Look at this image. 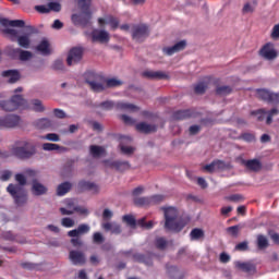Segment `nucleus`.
I'll return each mask as SVG.
<instances>
[{"instance_id": "1", "label": "nucleus", "mask_w": 279, "mask_h": 279, "mask_svg": "<svg viewBox=\"0 0 279 279\" xmlns=\"http://www.w3.org/2000/svg\"><path fill=\"white\" fill-rule=\"evenodd\" d=\"M15 180L20 185L11 183L7 187V191L13 197L17 206H23V204L27 202V192H25V189L23 187L27 184V179L22 173H19L15 175Z\"/></svg>"}, {"instance_id": "2", "label": "nucleus", "mask_w": 279, "mask_h": 279, "mask_svg": "<svg viewBox=\"0 0 279 279\" xmlns=\"http://www.w3.org/2000/svg\"><path fill=\"white\" fill-rule=\"evenodd\" d=\"M161 210L165 215V228L166 230H171L172 232H180L182 228H184V221L180 217H178V208L168 206L162 207Z\"/></svg>"}, {"instance_id": "3", "label": "nucleus", "mask_w": 279, "mask_h": 279, "mask_svg": "<svg viewBox=\"0 0 279 279\" xmlns=\"http://www.w3.org/2000/svg\"><path fill=\"white\" fill-rule=\"evenodd\" d=\"M15 95L11 97L10 100H1L0 108L4 110V112H14V110H19V108H27V100L24 99L23 96L16 93H23V87H17L14 89Z\"/></svg>"}, {"instance_id": "4", "label": "nucleus", "mask_w": 279, "mask_h": 279, "mask_svg": "<svg viewBox=\"0 0 279 279\" xmlns=\"http://www.w3.org/2000/svg\"><path fill=\"white\" fill-rule=\"evenodd\" d=\"M4 34H7L11 40H17V45L23 49H29L32 45V32L19 35V31L14 28H5Z\"/></svg>"}, {"instance_id": "5", "label": "nucleus", "mask_w": 279, "mask_h": 279, "mask_svg": "<svg viewBox=\"0 0 279 279\" xmlns=\"http://www.w3.org/2000/svg\"><path fill=\"white\" fill-rule=\"evenodd\" d=\"M100 110H112L117 108L118 110H123L124 112H138L140 108L136 105L128 102H117L114 104L111 100H106L99 105Z\"/></svg>"}, {"instance_id": "6", "label": "nucleus", "mask_w": 279, "mask_h": 279, "mask_svg": "<svg viewBox=\"0 0 279 279\" xmlns=\"http://www.w3.org/2000/svg\"><path fill=\"white\" fill-rule=\"evenodd\" d=\"M13 154L17 156V158H32V156L36 154V145L32 142L24 141L21 146L13 148Z\"/></svg>"}, {"instance_id": "7", "label": "nucleus", "mask_w": 279, "mask_h": 279, "mask_svg": "<svg viewBox=\"0 0 279 279\" xmlns=\"http://www.w3.org/2000/svg\"><path fill=\"white\" fill-rule=\"evenodd\" d=\"M65 207L60 208L61 215H75L77 213L78 215H84L87 217L88 210L86 207L78 206L77 203H75L74 199H65L64 201Z\"/></svg>"}, {"instance_id": "8", "label": "nucleus", "mask_w": 279, "mask_h": 279, "mask_svg": "<svg viewBox=\"0 0 279 279\" xmlns=\"http://www.w3.org/2000/svg\"><path fill=\"white\" fill-rule=\"evenodd\" d=\"M21 125V117L17 114H7L0 117V130H12Z\"/></svg>"}, {"instance_id": "9", "label": "nucleus", "mask_w": 279, "mask_h": 279, "mask_svg": "<svg viewBox=\"0 0 279 279\" xmlns=\"http://www.w3.org/2000/svg\"><path fill=\"white\" fill-rule=\"evenodd\" d=\"M251 114L256 117L257 121H263L266 118V123L269 125L274 121V117L279 116V109L274 108L270 111H266L265 109H259L257 111H252Z\"/></svg>"}, {"instance_id": "10", "label": "nucleus", "mask_w": 279, "mask_h": 279, "mask_svg": "<svg viewBox=\"0 0 279 279\" xmlns=\"http://www.w3.org/2000/svg\"><path fill=\"white\" fill-rule=\"evenodd\" d=\"M149 36V27L145 24L132 25V38L136 43H143Z\"/></svg>"}, {"instance_id": "11", "label": "nucleus", "mask_w": 279, "mask_h": 279, "mask_svg": "<svg viewBox=\"0 0 279 279\" xmlns=\"http://www.w3.org/2000/svg\"><path fill=\"white\" fill-rule=\"evenodd\" d=\"M78 5L83 10L78 15V20L81 21L82 25H86L93 17V13L88 9L90 8V0H78Z\"/></svg>"}, {"instance_id": "12", "label": "nucleus", "mask_w": 279, "mask_h": 279, "mask_svg": "<svg viewBox=\"0 0 279 279\" xmlns=\"http://www.w3.org/2000/svg\"><path fill=\"white\" fill-rule=\"evenodd\" d=\"M122 219L128 223V226H130V228H136V226H141V228H145L146 230H151V228H154V221L146 223L145 218H142L136 222V218H134V216L125 215Z\"/></svg>"}, {"instance_id": "13", "label": "nucleus", "mask_w": 279, "mask_h": 279, "mask_svg": "<svg viewBox=\"0 0 279 279\" xmlns=\"http://www.w3.org/2000/svg\"><path fill=\"white\" fill-rule=\"evenodd\" d=\"M130 143H132V137L120 136V149H121V153L124 154V156H132V154L136 151V148L133 146H130Z\"/></svg>"}, {"instance_id": "14", "label": "nucleus", "mask_w": 279, "mask_h": 279, "mask_svg": "<svg viewBox=\"0 0 279 279\" xmlns=\"http://www.w3.org/2000/svg\"><path fill=\"white\" fill-rule=\"evenodd\" d=\"M260 56L266 60H276L278 58V51L274 44L268 43L260 49Z\"/></svg>"}, {"instance_id": "15", "label": "nucleus", "mask_w": 279, "mask_h": 279, "mask_svg": "<svg viewBox=\"0 0 279 279\" xmlns=\"http://www.w3.org/2000/svg\"><path fill=\"white\" fill-rule=\"evenodd\" d=\"M257 97L263 101H268V104H279V95L267 89H257Z\"/></svg>"}, {"instance_id": "16", "label": "nucleus", "mask_w": 279, "mask_h": 279, "mask_svg": "<svg viewBox=\"0 0 279 279\" xmlns=\"http://www.w3.org/2000/svg\"><path fill=\"white\" fill-rule=\"evenodd\" d=\"M82 56H84L82 48H72L68 54V65L73 66V64H77L82 60Z\"/></svg>"}, {"instance_id": "17", "label": "nucleus", "mask_w": 279, "mask_h": 279, "mask_svg": "<svg viewBox=\"0 0 279 279\" xmlns=\"http://www.w3.org/2000/svg\"><path fill=\"white\" fill-rule=\"evenodd\" d=\"M35 10L40 14H47L49 12H60L62 7L58 2H50L48 5H36Z\"/></svg>"}, {"instance_id": "18", "label": "nucleus", "mask_w": 279, "mask_h": 279, "mask_svg": "<svg viewBox=\"0 0 279 279\" xmlns=\"http://www.w3.org/2000/svg\"><path fill=\"white\" fill-rule=\"evenodd\" d=\"M69 258L72 265H86V255L81 251H70Z\"/></svg>"}, {"instance_id": "19", "label": "nucleus", "mask_w": 279, "mask_h": 279, "mask_svg": "<svg viewBox=\"0 0 279 279\" xmlns=\"http://www.w3.org/2000/svg\"><path fill=\"white\" fill-rule=\"evenodd\" d=\"M92 38L94 43H108L110 40V33L104 29H94Z\"/></svg>"}, {"instance_id": "20", "label": "nucleus", "mask_w": 279, "mask_h": 279, "mask_svg": "<svg viewBox=\"0 0 279 279\" xmlns=\"http://www.w3.org/2000/svg\"><path fill=\"white\" fill-rule=\"evenodd\" d=\"M185 48H186V40H181L171 47L163 48L162 51L166 56H173V53L183 51V49H185Z\"/></svg>"}, {"instance_id": "21", "label": "nucleus", "mask_w": 279, "mask_h": 279, "mask_svg": "<svg viewBox=\"0 0 279 279\" xmlns=\"http://www.w3.org/2000/svg\"><path fill=\"white\" fill-rule=\"evenodd\" d=\"M98 24L100 27L109 25L111 29H117V27H119V20L112 15H106L105 17L98 19Z\"/></svg>"}, {"instance_id": "22", "label": "nucleus", "mask_w": 279, "mask_h": 279, "mask_svg": "<svg viewBox=\"0 0 279 279\" xmlns=\"http://www.w3.org/2000/svg\"><path fill=\"white\" fill-rule=\"evenodd\" d=\"M88 232H90V226L82 223L76 229L69 231L68 236L80 238L83 234H88Z\"/></svg>"}, {"instance_id": "23", "label": "nucleus", "mask_w": 279, "mask_h": 279, "mask_svg": "<svg viewBox=\"0 0 279 279\" xmlns=\"http://www.w3.org/2000/svg\"><path fill=\"white\" fill-rule=\"evenodd\" d=\"M243 165L248 171H253L255 173L263 169V163L258 159L244 160Z\"/></svg>"}, {"instance_id": "24", "label": "nucleus", "mask_w": 279, "mask_h": 279, "mask_svg": "<svg viewBox=\"0 0 279 279\" xmlns=\"http://www.w3.org/2000/svg\"><path fill=\"white\" fill-rule=\"evenodd\" d=\"M105 165L117 171H128L130 169V162L128 161H105Z\"/></svg>"}, {"instance_id": "25", "label": "nucleus", "mask_w": 279, "mask_h": 279, "mask_svg": "<svg viewBox=\"0 0 279 279\" xmlns=\"http://www.w3.org/2000/svg\"><path fill=\"white\" fill-rule=\"evenodd\" d=\"M2 77H5L9 84H16L21 80V74L16 70H8L2 72Z\"/></svg>"}, {"instance_id": "26", "label": "nucleus", "mask_w": 279, "mask_h": 279, "mask_svg": "<svg viewBox=\"0 0 279 279\" xmlns=\"http://www.w3.org/2000/svg\"><path fill=\"white\" fill-rule=\"evenodd\" d=\"M165 199V196L162 195H154L150 198H138L137 199V204L140 206H147L148 204H160V202H162Z\"/></svg>"}, {"instance_id": "27", "label": "nucleus", "mask_w": 279, "mask_h": 279, "mask_svg": "<svg viewBox=\"0 0 279 279\" xmlns=\"http://www.w3.org/2000/svg\"><path fill=\"white\" fill-rule=\"evenodd\" d=\"M0 24L3 25V27H25V21L23 20L1 19Z\"/></svg>"}, {"instance_id": "28", "label": "nucleus", "mask_w": 279, "mask_h": 279, "mask_svg": "<svg viewBox=\"0 0 279 279\" xmlns=\"http://www.w3.org/2000/svg\"><path fill=\"white\" fill-rule=\"evenodd\" d=\"M101 227L106 232H111V234H121V226L117 222H104Z\"/></svg>"}, {"instance_id": "29", "label": "nucleus", "mask_w": 279, "mask_h": 279, "mask_svg": "<svg viewBox=\"0 0 279 279\" xmlns=\"http://www.w3.org/2000/svg\"><path fill=\"white\" fill-rule=\"evenodd\" d=\"M87 84L95 93H101V90L106 88V83L101 80V77H98L96 81H87Z\"/></svg>"}, {"instance_id": "30", "label": "nucleus", "mask_w": 279, "mask_h": 279, "mask_svg": "<svg viewBox=\"0 0 279 279\" xmlns=\"http://www.w3.org/2000/svg\"><path fill=\"white\" fill-rule=\"evenodd\" d=\"M37 51H39L41 56H49V53H51V45L49 44V40L43 39L37 46Z\"/></svg>"}, {"instance_id": "31", "label": "nucleus", "mask_w": 279, "mask_h": 279, "mask_svg": "<svg viewBox=\"0 0 279 279\" xmlns=\"http://www.w3.org/2000/svg\"><path fill=\"white\" fill-rule=\"evenodd\" d=\"M136 131L143 132L144 134H149V132H156V125L141 122L136 124Z\"/></svg>"}, {"instance_id": "32", "label": "nucleus", "mask_w": 279, "mask_h": 279, "mask_svg": "<svg viewBox=\"0 0 279 279\" xmlns=\"http://www.w3.org/2000/svg\"><path fill=\"white\" fill-rule=\"evenodd\" d=\"M32 191L35 195H45L47 193V186L38 181H33Z\"/></svg>"}, {"instance_id": "33", "label": "nucleus", "mask_w": 279, "mask_h": 279, "mask_svg": "<svg viewBox=\"0 0 279 279\" xmlns=\"http://www.w3.org/2000/svg\"><path fill=\"white\" fill-rule=\"evenodd\" d=\"M90 155L94 158H101V156H106V148L97 145H93L89 148Z\"/></svg>"}, {"instance_id": "34", "label": "nucleus", "mask_w": 279, "mask_h": 279, "mask_svg": "<svg viewBox=\"0 0 279 279\" xmlns=\"http://www.w3.org/2000/svg\"><path fill=\"white\" fill-rule=\"evenodd\" d=\"M145 77H149L150 80H165L167 77V74L162 71H146L144 72Z\"/></svg>"}, {"instance_id": "35", "label": "nucleus", "mask_w": 279, "mask_h": 279, "mask_svg": "<svg viewBox=\"0 0 279 279\" xmlns=\"http://www.w3.org/2000/svg\"><path fill=\"white\" fill-rule=\"evenodd\" d=\"M44 151H66V148L61 147L58 144L45 143L43 144Z\"/></svg>"}, {"instance_id": "36", "label": "nucleus", "mask_w": 279, "mask_h": 279, "mask_svg": "<svg viewBox=\"0 0 279 279\" xmlns=\"http://www.w3.org/2000/svg\"><path fill=\"white\" fill-rule=\"evenodd\" d=\"M235 267L238 269H241L242 271H245L246 274H250L256 269L253 264L251 263H241V262H235Z\"/></svg>"}, {"instance_id": "37", "label": "nucleus", "mask_w": 279, "mask_h": 279, "mask_svg": "<svg viewBox=\"0 0 279 279\" xmlns=\"http://www.w3.org/2000/svg\"><path fill=\"white\" fill-rule=\"evenodd\" d=\"M256 1L246 2L242 8V14H254L256 12Z\"/></svg>"}, {"instance_id": "38", "label": "nucleus", "mask_w": 279, "mask_h": 279, "mask_svg": "<svg viewBox=\"0 0 279 279\" xmlns=\"http://www.w3.org/2000/svg\"><path fill=\"white\" fill-rule=\"evenodd\" d=\"M257 247L258 250H267V247H269V240L267 236L263 234L257 235Z\"/></svg>"}, {"instance_id": "39", "label": "nucleus", "mask_w": 279, "mask_h": 279, "mask_svg": "<svg viewBox=\"0 0 279 279\" xmlns=\"http://www.w3.org/2000/svg\"><path fill=\"white\" fill-rule=\"evenodd\" d=\"M69 191H71V183H61L57 189V195H59V197H62L63 195H66Z\"/></svg>"}, {"instance_id": "40", "label": "nucleus", "mask_w": 279, "mask_h": 279, "mask_svg": "<svg viewBox=\"0 0 279 279\" xmlns=\"http://www.w3.org/2000/svg\"><path fill=\"white\" fill-rule=\"evenodd\" d=\"M14 53H20V60H22V62H25L27 60H31L32 58V52L27 51V50H21V48H16L14 50Z\"/></svg>"}, {"instance_id": "41", "label": "nucleus", "mask_w": 279, "mask_h": 279, "mask_svg": "<svg viewBox=\"0 0 279 279\" xmlns=\"http://www.w3.org/2000/svg\"><path fill=\"white\" fill-rule=\"evenodd\" d=\"M192 241H199L204 239V230L202 229H193L190 233Z\"/></svg>"}, {"instance_id": "42", "label": "nucleus", "mask_w": 279, "mask_h": 279, "mask_svg": "<svg viewBox=\"0 0 279 279\" xmlns=\"http://www.w3.org/2000/svg\"><path fill=\"white\" fill-rule=\"evenodd\" d=\"M83 189H87V191H93V193H99V186L95 183L83 181L80 183Z\"/></svg>"}, {"instance_id": "43", "label": "nucleus", "mask_w": 279, "mask_h": 279, "mask_svg": "<svg viewBox=\"0 0 279 279\" xmlns=\"http://www.w3.org/2000/svg\"><path fill=\"white\" fill-rule=\"evenodd\" d=\"M217 95H230L232 93V88L230 86H220L216 89Z\"/></svg>"}, {"instance_id": "44", "label": "nucleus", "mask_w": 279, "mask_h": 279, "mask_svg": "<svg viewBox=\"0 0 279 279\" xmlns=\"http://www.w3.org/2000/svg\"><path fill=\"white\" fill-rule=\"evenodd\" d=\"M207 88H208V85H206V83H198L195 86V93H197V95H204Z\"/></svg>"}, {"instance_id": "45", "label": "nucleus", "mask_w": 279, "mask_h": 279, "mask_svg": "<svg viewBox=\"0 0 279 279\" xmlns=\"http://www.w3.org/2000/svg\"><path fill=\"white\" fill-rule=\"evenodd\" d=\"M32 108L36 112H43V110H45V108L43 107V102L40 100H33Z\"/></svg>"}, {"instance_id": "46", "label": "nucleus", "mask_w": 279, "mask_h": 279, "mask_svg": "<svg viewBox=\"0 0 279 279\" xmlns=\"http://www.w3.org/2000/svg\"><path fill=\"white\" fill-rule=\"evenodd\" d=\"M203 171L206 173H215V171H217L216 162L213 161L211 163L204 166Z\"/></svg>"}, {"instance_id": "47", "label": "nucleus", "mask_w": 279, "mask_h": 279, "mask_svg": "<svg viewBox=\"0 0 279 279\" xmlns=\"http://www.w3.org/2000/svg\"><path fill=\"white\" fill-rule=\"evenodd\" d=\"M61 226H63V228H73V226H75V220L71 218H62Z\"/></svg>"}, {"instance_id": "48", "label": "nucleus", "mask_w": 279, "mask_h": 279, "mask_svg": "<svg viewBox=\"0 0 279 279\" xmlns=\"http://www.w3.org/2000/svg\"><path fill=\"white\" fill-rule=\"evenodd\" d=\"M123 82H121V80L118 78H109L106 81V85L109 87L121 86Z\"/></svg>"}, {"instance_id": "49", "label": "nucleus", "mask_w": 279, "mask_h": 279, "mask_svg": "<svg viewBox=\"0 0 279 279\" xmlns=\"http://www.w3.org/2000/svg\"><path fill=\"white\" fill-rule=\"evenodd\" d=\"M41 138L46 140V141H51L52 143H58V141H60V136L56 133L47 134V135L43 136Z\"/></svg>"}, {"instance_id": "50", "label": "nucleus", "mask_w": 279, "mask_h": 279, "mask_svg": "<svg viewBox=\"0 0 279 279\" xmlns=\"http://www.w3.org/2000/svg\"><path fill=\"white\" fill-rule=\"evenodd\" d=\"M156 247L158 250H165L167 247V240H165L163 238H157Z\"/></svg>"}, {"instance_id": "51", "label": "nucleus", "mask_w": 279, "mask_h": 279, "mask_svg": "<svg viewBox=\"0 0 279 279\" xmlns=\"http://www.w3.org/2000/svg\"><path fill=\"white\" fill-rule=\"evenodd\" d=\"M178 274H180V270H178V267L170 266L168 268V275L170 276V278H178Z\"/></svg>"}, {"instance_id": "52", "label": "nucleus", "mask_w": 279, "mask_h": 279, "mask_svg": "<svg viewBox=\"0 0 279 279\" xmlns=\"http://www.w3.org/2000/svg\"><path fill=\"white\" fill-rule=\"evenodd\" d=\"M216 171H223L225 169H228L230 167L228 163L221 161V160H216Z\"/></svg>"}, {"instance_id": "53", "label": "nucleus", "mask_w": 279, "mask_h": 279, "mask_svg": "<svg viewBox=\"0 0 279 279\" xmlns=\"http://www.w3.org/2000/svg\"><path fill=\"white\" fill-rule=\"evenodd\" d=\"M12 178V171L10 170H4L0 177V180L2 182H8V180H10Z\"/></svg>"}, {"instance_id": "54", "label": "nucleus", "mask_w": 279, "mask_h": 279, "mask_svg": "<svg viewBox=\"0 0 279 279\" xmlns=\"http://www.w3.org/2000/svg\"><path fill=\"white\" fill-rule=\"evenodd\" d=\"M93 241L94 243H104V234L101 232H95L93 234Z\"/></svg>"}, {"instance_id": "55", "label": "nucleus", "mask_w": 279, "mask_h": 279, "mask_svg": "<svg viewBox=\"0 0 279 279\" xmlns=\"http://www.w3.org/2000/svg\"><path fill=\"white\" fill-rule=\"evenodd\" d=\"M49 125H51V121H49V119L43 118L38 120V128H49Z\"/></svg>"}, {"instance_id": "56", "label": "nucleus", "mask_w": 279, "mask_h": 279, "mask_svg": "<svg viewBox=\"0 0 279 279\" xmlns=\"http://www.w3.org/2000/svg\"><path fill=\"white\" fill-rule=\"evenodd\" d=\"M52 68L56 71H62V69H64V63L62 62V60H56Z\"/></svg>"}, {"instance_id": "57", "label": "nucleus", "mask_w": 279, "mask_h": 279, "mask_svg": "<svg viewBox=\"0 0 279 279\" xmlns=\"http://www.w3.org/2000/svg\"><path fill=\"white\" fill-rule=\"evenodd\" d=\"M227 231L229 234H232V236H236L239 234V226L229 227Z\"/></svg>"}, {"instance_id": "58", "label": "nucleus", "mask_w": 279, "mask_h": 279, "mask_svg": "<svg viewBox=\"0 0 279 279\" xmlns=\"http://www.w3.org/2000/svg\"><path fill=\"white\" fill-rule=\"evenodd\" d=\"M271 38H274L275 40L279 38V24L272 27Z\"/></svg>"}, {"instance_id": "59", "label": "nucleus", "mask_w": 279, "mask_h": 279, "mask_svg": "<svg viewBox=\"0 0 279 279\" xmlns=\"http://www.w3.org/2000/svg\"><path fill=\"white\" fill-rule=\"evenodd\" d=\"M242 138H243V141H246V143H252L253 141H255L254 135L251 133H244L242 135Z\"/></svg>"}, {"instance_id": "60", "label": "nucleus", "mask_w": 279, "mask_h": 279, "mask_svg": "<svg viewBox=\"0 0 279 279\" xmlns=\"http://www.w3.org/2000/svg\"><path fill=\"white\" fill-rule=\"evenodd\" d=\"M122 121L126 123V125H134V119L128 117L126 114L121 116Z\"/></svg>"}, {"instance_id": "61", "label": "nucleus", "mask_w": 279, "mask_h": 279, "mask_svg": "<svg viewBox=\"0 0 279 279\" xmlns=\"http://www.w3.org/2000/svg\"><path fill=\"white\" fill-rule=\"evenodd\" d=\"M228 199L230 202H243V197L241 196V194H233L229 196Z\"/></svg>"}, {"instance_id": "62", "label": "nucleus", "mask_w": 279, "mask_h": 279, "mask_svg": "<svg viewBox=\"0 0 279 279\" xmlns=\"http://www.w3.org/2000/svg\"><path fill=\"white\" fill-rule=\"evenodd\" d=\"M71 243L74 247H82L83 242L80 240V238H72Z\"/></svg>"}, {"instance_id": "63", "label": "nucleus", "mask_w": 279, "mask_h": 279, "mask_svg": "<svg viewBox=\"0 0 279 279\" xmlns=\"http://www.w3.org/2000/svg\"><path fill=\"white\" fill-rule=\"evenodd\" d=\"M102 218H104L105 220L112 219V210H110V209H105L104 213H102Z\"/></svg>"}, {"instance_id": "64", "label": "nucleus", "mask_w": 279, "mask_h": 279, "mask_svg": "<svg viewBox=\"0 0 279 279\" xmlns=\"http://www.w3.org/2000/svg\"><path fill=\"white\" fill-rule=\"evenodd\" d=\"M54 116H57L58 119H64L66 117V113H64L61 109H54Z\"/></svg>"}]
</instances>
